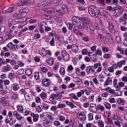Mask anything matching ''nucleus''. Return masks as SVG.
Wrapping results in <instances>:
<instances>
[{"instance_id":"f257e3e1","label":"nucleus","mask_w":127,"mask_h":127,"mask_svg":"<svg viewBox=\"0 0 127 127\" xmlns=\"http://www.w3.org/2000/svg\"><path fill=\"white\" fill-rule=\"evenodd\" d=\"M88 13L93 17H99L101 14L100 9H97L96 6L91 5L88 8Z\"/></svg>"},{"instance_id":"f03ea898","label":"nucleus","mask_w":127,"mask_h":127,"mask_svg":"<svg viewBox=\"0 0 127 127\" xmlns=\"http://www.w3.org/2000/svg\"><path fill=\"white\" fill-rule=\"evenodd\" d=\"M28 12H29V9L28 8L26 7L20 9L19 12V14L20 16H22V17L20 18L18 21H17V19H15V21L20 22V23H23V22L26 20V18H24V17L26 16V14H27Z\"/></svg>"},{"instance_id":"7ed1b4c3","label":"nucleus","mask_w":127,"mask_h":127,"mask_svg":"<svg viewBox=\"0 0 127 127\" xmlns=\"http://www.w3.org/2000/svg\"><path fill=\"white\" fill-rule=\"evenodd\" d=\"M85 70L87 73L88 75H93V74L94 76H96L97 74V72H96L95 69L91 68L90 66H87L86 67Z\"/></svg>"},{"instance_id":"20e7f679","label":"nucleus","mask_w":127,"mask_h":127,"mask_svg":"<svg viewBox=\"0 0 127 127\" xmlns=\"http://www.w3.org/2000/svg\"><path fill=\"white\" fill-rule=\"evenodd\" d=\"M6 46L8 48H9L10 50H13V51H15V50L18 49V45H14L12 43H9Z\"/></svg>"},{"instance_id":"39448f33","label":"nucleus","mask_w":127,"mask_h":127,"mask_svg":"<svg viewBox=\"0 0 127 127\" xmlns=\"http://www.w3.org/2000/svg\"><path fill=\"white\" fill-rule=\"evenodd\" d=\"M98 110L101 111V112H104V111H105V107L101 104H98L97 106V108H95L94 110H93V109H91V111L92 113H96Z\"/></svg>"},{"instance_id":"423d86ee","label":"nucleus","mask_w":127,"mask_h":127,"mask_svg":"<svg viewBox=\"0 0 127 127\" xmlns=\"http://www.w3.org/2000/svg\"><path fill=\"white\" fill-rule=\"evenodd\" d=\"M31 117H32L33 118V122L34 123H37V122H38L39 120V115L37 114H35L33 112H31L30 114Z\"/></svg>"},{"instance_id":"0eeeda50","label":"nucleus","mask_w":127,"mask_h":127,"mask_svg":"<svg viewBox=\"0 0 127 127\" xmlns=\"http://www.w3.org/2000/svg\"><path fill=\"white\" fill-rule=\"evenodd\" d=\"M81 70L80 68L76 67L75 68V73L76 75L78 76H82V77H85L86 76V72L85 71H81L80 72Z\"/></svg>"},{"instance_id":"6e6552de","label":"nucleus","mask_w":127,"mask_h":127,"mask_svg":"<svg viewBox=\"0 0 127 127\" xmlns=\"http://www.w3.org/2000/svg\"><path fill=\"white\" fill-rule=\"evenodd\" d=\"M62 56L65 61H68L69 59H70V56L67 52L65 51H62Z\"/></svg>"},{"instance_id":"1a4fd4ad","label":"nucleus","mask_w":127,"mask_h":127,"mask_svg":"<svg viewBox=\"0 0 127 127\" xmlns=\"http://www.w3.org/2000/svg\"><path fill=\"white\" fill-rule=\"evenodd\" d=\"M42 84L45 87H48V86H50V79L44 78L42 80Z\"/></svg>"},{"instance_id":"9d476101","label":"nucleus","mask_w":127,"mask_h":127,"mask_svg":"<svg viewBox=\"0 0 127 127\" xmlns=\"http://www.w3.org/2000/svg\"><path fill=\"white\" fill-rule=\"evenodd\" d=\"M0 103H1L3 107H8L9 106V102L6 99H0Z\"/></svg>"},{"instance_id":"9b49d317","label":"nucleus","mask_w":127,"mask_h":127,"mask_svg":"<svg viewBox=\"0 0 127 127\" xmlns=\"http://www.w3.org/2000/svg\"><path fill=\"white\" fill-rule=\"evenodd\" d=\"M109 31L111 33H115L116 32V30L115 29V25L112 23H109Z\"/></svg>"},{"instance_id":"f8f14e48","label":"nucleus","mask_w":127,"mask_h":127,"mask_svg":"<svg viewBox=\"0 0 127 127\" xmlns=\"http://www.w3.org/2000/svg\"><path fill=\"white\" fill-rule=\"evenodd\" d=\"M78 118L81 122H84V121H86V116L83 114H82V113H79Z\"/></svg>"},{"instance_id":"ddd939ff","label":"nucleus","mask_w":127,"mask_h":127,"mask_svg":"<svg viewBox=\"0 0 127 127\" xmlns=\"http://www.w3.org/2000/svg\"><path fill=\"white\" fill-rule=\"evenodd\" d=\"M29 2L27 0H22V1L18 2V5L19 6H22V5H26V4H28Z\"/></svg>"},{"instance_id":"4468645a","label":"nucleus","mask_w":127,"mask_h":127,"mask_svg":"<svg viewBox=\"0 0 127 127\" xmlns=\"http://www.w3.org/2000/svg\"><path fill=\"white\" fill-rule=\"evenodd\" d=\"M40 97L41 98V99H42V100H43V101L46 100V99H47V93L42 92L40 94Z\"/></svg>"},{"instance_id":"2eb2a0df","label":"nucleus","mask_w":127,"mask_h":127,"mask_svg":"<svg viewBox=\"0 0 127 127\" xmlns=\"http://www.w3.org/2000/svg\"><path fill=\"white\" fill-rule=\"evenodd\" d=\"M56 94H52L51 95V99H52V103L53 105H56V104H57V101H56Z\"/></svg>"},{"instance_id":"dca6fc26","label":"nucleus","mask_w":127,"mask_h":127,"mask_svg":"<svg viewBox=\"0 0 127 127\" xmlns=\"http://www.w3.org/2000/svg\"><path fill=\"white\" fill-rule=\"evenodd\" d=\"M14 10V6L10 7L7 10H4L3 11V13H9L10 12H12Z\"/></svg>"},{"instance_id":"f3484780","label":"nucleus","mask_w":127,"mask_h":127,"mask_svg":"<svg viewBox=\"0 0 127 127\" xmlns=\"http://www.w3.org/2000/svg\"><path fill=\"white\" fill-rule=\"evenodd\" d=\"M113 82V79L111 77H108L104 82L105 86H109V84H111Z\"/></svg>"},{"instance_id":"a211bd4d","label":"nucleus","mask_w":127,"mask_h":127,"mask_svg":"<svg viewBox=\"0 0 127 127\" xmlns=\"http://www.w3.org/2000/svg\"><path fill=\"white\" fill-rule=\"evenodd\" d=\"M12 89L13 91H18L19 90V85L18 83H14L12 85Z\"/></svg>"},{"instance_id":"6ab92c4d","label":"nucleus","mask_w":127,"mask_h":127,"mask_svg":"<svg viewBox=\"0 0 127 127\" xmlns=\"http://www.w3.org/2000/svg\"><path fill=\"white\" fill-rule=\"evenodd\" d=\"M71 50L73 52L76 53V52H78V50H79V48L76 45H71Z\"/></svg>"},{"instance_id":"aec40b11","label":"nucleus","mask_w":127,"mask_h":127,"mask_svg":"<svg viewBox=\"0 0 127 127\" xmlns=\"http://www.w3.org/2000/svg\"><path fill=\"white\" fill-rule=\"evenodd\" d=\"M17 110L21 114L23 113V111H24V108H23V106L21 105H17Z\"/></svg>"},{"instance_id":"412c9836","label":"nucleus","mask_w":127,"mask_h":127,"mask_svg":"<svg viewBox=\"0 0 127 127\" xmlns=\"http://www.w3.org/2000/svg\"><path fill=\"white\" fill-rule=\"evenodd\" d=\"M3 70H4V72H7L11 70V67H10V65L7 64L6 66H3Z\"/></svg>"},{"instance_id":"4be33fe9","label":"nucleus","mask_w":127,"mask_h":127,"mask_svg":"<svg viewBox=\"0 0 127 127\" xmlns=\"http://www.w3.org/2000/svg\"><path fill=\"white\" fill-rule=\"evenodd\" d=\"M69 97H70V98L71 99H73V100H75V101H78L79 100V98L77 97V96H76V94L74 93L69 94Z\"/></svg>"},{"instance_id":"5701e85b","label":"nucleus","mask_w":127,"mask_h":127,"mask_svg":"<svg viewBox=\"0 0 127 127\" xmlns=\"http://www.w3.org/2000/svg\"><path fill=\"white\" fill-rule=\"evenodd\" d=\"M12 32L13 31L12 30H10L9 32L7 33V34L5 36V37L6 38V40H8V39L11 38L12 36Z\"/></svg>"},{"instance_id":"b1692460","label":"nucleus","mask_w":127,"mask_h":127,"mask_svg":"<svg viewBox=\"0 0 127 127\" xmlns=\"http://www.w3.org/2000/svg\"><path fill=\"white\" fill-rule=\"evenodd\" d=\"M84 94H85V90H80V92H78L76 93V97L77 98H81L82 97V95H84Z\"/></svg>"},{"instance_id":"393cba45","label":"nucleus","mask_w":127,"mask_h":127,"mask_svg":"<svg viewBox=\"0 0 127 127\" xmlns=\"http://www.w3.org/2000/svg\"><path fill=\"white\" fill-rule=\"evenodd\" d=\"M51 125V121H50V120H49L48 119H46L44 123V127H50Z\"/></svg>"},{"instance_id":"a878e982","label":"nucleus","mask_w":127,"mask_h":127,"mask_svg":"<svg viewBox=\"0 0 127 127\" xmlns=\"http://www.w3.org/2000/svg\"><path fill=\"white\" fill-rule=\"evenodd\" d=\"M117 64L119 68H122L123 67V65H125V64H126V60H122L121 62H118Z\"/></svg>"},{"instance_id":"bb28decb","label":"nucleus","mask_w":127,"mask_h":127,"mask_svg":"<svg viewBox=\"0 0 127 127\" xmlns=\"http://www.w3.org/2000/svg\"><path fill=\"white\" fill-rule=\"evenodd\" d=\"M113 120L114 121H122V118H121V117L119 116L118 115H114Z\"/></svg>"},{"instance_id":"cd10ccee","label":"nucleus","mask_w":127,"mask_h":127,"mask_svg":"<svg viewBox=\"0 0 127 127\" xmlns=\"http://www.w3.org/2000/svg\"><path fill=\"white\" fill-rule=\"evenodd\" d=\"M46 53V50H45V49L42 48L41 50L39 51V54L42 56V57L45 56V54Z\"/></svg>"},{"instance_id":"c85d7f7f","label":"nucleus","mask_w":127,"mask_h":127,"mask_svg":"<svg viewBox=\"0 0 127 127\" xmlns=\"http://www.w3.org/2000/svg\"><path fill=\"white\" fill-rule=\"evenodd\" d=\"M72 21H73V22H75V23L80 22V17H78L77 16H73L72 18Z\"/></svg>"},{"instance_id":"c756f323","label":"nucleus","mask_w":127,"mask_h":127,"mask_svg":"<svg viewBox=\"0 0 127 127\" xmlns=\"http://www.w3.org/2000/svg\"><path fill=\"white\" fill-rule=\"evenodd\" d=\"M24 73V69L23 68L19 69L16 71L17 75H22Z\"/></svg>"},{"instance_id":"7c9ffc66","label":"nucleus","mask_w":127,"mask_h":127,"mask_svg":"<svg viewBox=\"0 0 127 127\" xmlns=\"http://www.w3.org/2000/svg\"><path fill=\"white\" fill-rule=\"evenodd\" d=\"M97 124L98 126V127H104L105 125L104 124V122L102 120H99L97 122Z\"/></svg>"},{"instance_id":"2f4dec72","label":"nucleus","mask_w":127,"mask_h":127,"mask_svg":"<svg viewBox=\"0 0 127 127\" xmlns=\"http://www.w3.org/2000/svg\"><path fill=\"white\" fill-rule=\"evenodd\" d=\"M44 11L46 12H47L48 13L46 14V15H49L51 12H52V8H45L44 9Z\"/></svg>"},{"instance_id":"473e14b6","label":"nucleus","mask_w":127,"mask_h":127,"mask_svg":"<svg viewBox=\"0 0 127 127\" xmlns=\"http://www.w3.org/2000/svg\"><path fill=\"white\" fill-rule=\"evenodd\" d=\"M98 37L99 39H100V40H101V41H102V42H105V37H104V36L103 35H102L101 34H98Z\"/></svg>"},{"instance_id":"72a5a7b5","label":"nucleus","mask_w":127,"mask_h":127,"mask_svg":"<svg viewBox=\"0 0 127 127\" xmlns=\"http://www.w3.org/2000/svg\"><path fill=\"white\" fill-rule=\"evenodd\" d=\"M47 63H48L49 65H53V64H54V60H53V59H48L47 60Z\"/></svg>"},{"instance_id":"f704fd0d","label":"nucleus","mask_w":127,"mask_h":127,"mask_svg":"<svg viewBox=\"0 0 127 127\" xmlns=\"http://www.w3.org/2000/svg\"><path fill=\"white\" fill-rule=\"evenodd\" d=\"M15 118L17 121H23L24 120V117L19 114Z\"/></svg>"},{"instance_id":"c9c22d12","label":"nucleus","mask_w":127,"mask_h":127,"mask_svg":"<svg viewBox=\"0 0 127 127\" xmlns=\"http://www.w3.org/2000/svg\"><path fill=\"white\" fill-rule=\"evenodd\" d=\"M104 106L107 110H111V108H112V106H111V104L105 102L104 103Z\"/></svg>"},{"instance_id":"e433bc0d","label":"nucleus","mask_w":127,"mask_h":127,"mask_svg":"<svg viewBox=\"0 0 127 127\" xmlns=\"http://www.w3.org/2000/svg\"><path fill=\"white\" fill-rule=\"evenodd\" d=\"M50 45L51 46H55V39H54V36H53L52 39L50 41Z\"/></svg>"},{"instance_id":"4c0bfd02","label":"nucleus","mask_w":127,"mask_h":127,"mask_svg":"<svg viewBox=\"0 0 127 127\" xmlns=\"http://www.w3.org/2000/svg\"><path fill=\"white\" fill-rule=\"evenodd\" d=\"M24 98H25L26 101H30V100H31V97H30V95H29V94H28V93L25 94Z\"/></svg>"},{"instance_id":"58836bf2","label":"nucleus","mask_w":127,"mask_h":127,"mask_svg":"<svg viewBox=\"0 0 127 127\" xmlns=\"http://www.w3.org/2000/svg\"><path fill=\"white\" fill-rule=\"evenodd\" d=\"M56 94V100H58V101H61L62 99V96H61V95H60V92H57Z\"/></svg>"},{"instance_id":"ea45409f","label":"nucleus","mask_w":127,"mask_h":127,"mask_svg":"<svg viewBox=\"0 0 127 127\" xmlns=\"http://www.w3.org/2000/svg\"><path fill=\"white\" fill-rule=\"evenodd\" d=\"M67 72H72L74 70V67L72 65H69L67 67Z\"/></svg>"},{"instance_id":"a19ab883","label":"nucleus","mask_w":127,"mask_h":127,"mask_svg":"<svg viewBox=\"0 0 127 127\" xmlns=\"http://www.w3.org/2000/svg\"><path fill=\"white\" fill-rule=\"evenodd\" d=\"M60 1L61 0H53V1H52V4H53V5L56 6V5H57V4H58V3L60 2Z\"/></svg>"},{"instance_id":"79ce46f5","label":"nucleus","mask_w":127,"mask_h":127,"mask_svg":"<svg viewBox=\"0 0 127 127\" xmlns=\"http://www.w3.org/2000/svg\"><path fill=\"white\" fill-rule=\"evenodd\" d=\"M65 73H66L65 68L64 67H61L60 69V73L61 75H65Z\"/></svg>"},{"instance_id":"37998d69","label":"nucleus","mask_w":127,"mask_h":127,"mask_svg":"<svg viewBox=\"0 0 127 127\" xmlns=\"http://www.w3.org/2000/svg\"><path fill=\"white\" fill-rule=\"evenodd\" d=\"M25 74L26 75H27V76H30L31 74H32V71L30 68L26 70L25 71Z\"/></svg>"},{"instance_id":"c03bdc74","label":"nucleus","mask_w":127,"mask_h":127,"mask_svg":"<svg viewBox=\"0 0 127 127\" xmlns=\"http://www.w3.org/2000/svg\"><path fill=\"white\" fill-rule=\"evenodd\" d=\"M119 20L121 23H123V24H125V25L127 24V21H126L127 20H126V19L123 18V17H121L119 19Z\"/></svg>"},{"instance_id":"a18cd8bd","label":"nucleus","mask_w":127,"mask_h":127,"mask_svg":"<svg viewBox=\"0 0 127 127\" xmlns=\"http://www.w3.org/2000/svg\"><path fill=\"white\" fill-rule=\"evenodd\" d=\"M5 60L4 59H1L0 58V67L2 66V65H5Z\"/></svg>"},{"instance_id":"49530a36","label":"nucleus","mask_w":127,"mask_h":127,"mask_svg":"<svg viewBox=\"0 0 127 127\" xmlns=\"http://www.w3.org/2000/svg\"><path fill=\"white\" fill-rule=\"evenodd\" d=\"M102 119V114H98L95 115V120L96 121H99V120H101Z\"/></svg>"},{"instance_id":"de8ad7c7","label":"nucleus","mask_w":127,"mask_h":127,"mask_svg":"<svg viewBox=\"0 0 127 127\" xmlns=\"http://www.w3.org/2000/svg\"><path fill=\"white\" fill-rule=\"evenodd\" d=\"M66 105H67V106H69V107H70V108H71L72 109L74 108L73 104L71 102H69V101H67L66 102Z\"/></svg>"},{"instance_id":"09e8293b","label":"nucleus","mask_w":127,"mask_h":127,"mask_svg":"<svg viewBox=\"0 0 127 127\" xmlns=\"http://www.w3.org/2000/svg\"><path fill=\"white\" fill-rule=\"evenodd\" d=\"M34 76L36 80H39V79H40V77L39 76V72H35Z\"/></svg>"},{"instance_id":"8fccbe9b","label":"nucleus","mask_w":127,"mask_h":127,"mask_svg":"<svg viewBox=\"0 0 127 127\" xmlns=\"http://www.w3.org/2000/svg\"><path fill=\"white\" fill-rule=\"evenodd\" d=\"M73 32L76 34H77L78 32H79V27L77 26H75L73 28Z\"/></svg>"},{"instance_id":"3c124183","label":"nucleus","mask_w":127,"mask_h":127,"mask_svg":"<svg viewBox=\"0 0 127 127\" xmlns=\"http://www.w3.org/2000/svg\"><path fill=\"white\" fill-rule=\"evenodd\" d=\"M89 121H93L94 120V115L92 113H89L88 115Z\"/></svg>"},{"instance_id":"603ef678","label":"nucleus","mask_w":127,"mask_h":127,"mask_svg":"<svg viewBox=\"0 0 127 127\" xmlns=\"http://www.w3.org/2000/svg\"><path fill=\"white\" fill-rule=\"evenodd\" d=\"M10 122L9 123V125H10V126H11V125H14V124L16 123V119L13 120V118H10Z\"/></svg>"},{"instance_id":"864d4df0","label":"nucleus","mask_w":127,"mask_h":127,"mask_svg":"<svg viewBox=\"0 0 127 127\" xmlns=\"http://www.w3.org/2000/svg\"><path fill=\"white\" fill-rule=\"evenodd\" d=\"M100 66H102V64H101V63H98L95 64H94L93 68H94V69H97Z\"/></svg>"},{"instance_id":"5fc2aeb1","label":"nucleus","mask_w":127,"mask_h":127,"mask_svg":"<svg viewBox=\"0 0 127 127\" xmlns=\"http://www.w3.org/2000/svg\"><path fill=\"white\" fill-rule=\"evenodd\" d=\"M80 20H81L82 22H84V23H85L86 24H88V23H89V21H88L87 19L85 18L80 17Z\"/></svg>"},{"instance_id":"6e6d98bb","label":"nucleus","mask_w":127,"mask_h":127,"mask_svg":"<svg viewBox=\"0 0 127 127\" xmlns=\"http://www.w3.org/2000/svg\"><path fill=\"white\" fill-rule=\"evenodd\" d=\"M41 38V35L39 33H36L34 36V39H39Z\"/></svg>"},{"instance_id":"4d7b16f0","label":"nucleus","mask_w":127,"mask_h":127,"mask_svg":"<svg viewBox=\"0 0 127 127\" xmlns=\"http://www.w3.org/2000/svg\"><path fill=\"white\" fill-rule=\"evenodd\" d=\"M47 117L48 118V119L47 120L50 121V122H51V121H53V120L54 119L53 118V116H52V115H51L50 114H47Z\"/></svg>"},{"instance_id":"13d9d810","label":"nucleus","mask_w":127,"mask_h":127,"mask_svg":"<svg viewBox=\"0 0 127 127\" xmlns=\"http://www.w3.org/2000/svg\"><path fill=\"white\" fill-rule=\"evenodd\" d=\"M36 111L38 113H41L42 112V108H41L40 106H37L36 107Z\"/></svg>"},{"instance_id":"bf43d9fd","label":"nucleus","mask_w":127,"mask_h":127,"mask_svg":"<svg viewBox=\"0 0 127 127\" xmlns=\"http://www.w3.org/2000/svg\"><path fill=\"white\" fill-rule=\"evenodd\" d=\"M117 103L120 104V105H125V101H124V100H123L121 98L118 99Z\"/></svg>"},{"instance_id":"052dcab7","label":"nucleus","mask_w":127,"mask_h":127,"mask_svg":"<svg viewBox=\"0 0 127 127\" xmlns=\"http://www.w3.org/2000/svg\"><path fill=\"white\" fill-rule=\"evenodd\" d=\"M31 113V111L28 109L25 110V112H24V116H27L28 115H29L30 113Z\"/></svg>"},{"instance_id":"680f3d73","label":"nucleus","mask_w":127,"mask_h":127,"mask_svg":"<svg viewBox=\"0 0 127 127\" xmlns=\"http://www.w3.org/2000/svg\"><path fill=\"white\" fill-rule=\"evenodd\" d=\"M43 109L45 111H47V110H48V109H49V105L48 104H43Z\"/></svg>"},{"instance_id":"e2e57ef3","label":"nucleus","mask_w":127,"mask_h":127,"mask_svg":"<svg viewBox=\"0 0 127 127\" xmlns=\"http://www.w3.org/2000/svg\"><path fill=\"white\" fill-rule=\"evenodd\" d=\"M65 107H66V105L64 104L59 103L58 105V108L59 109H63V108H65Z\"/></svg>"},{"instance_id":"0e129e2a","label":"nucleus","mask_w":127,"mask_h":127,"mask_svg":"<svg viewBox=\"0 0 127 127\" xmlns=\"http://www.w3.org/2000/svg\"><path fill=\"white\" fill-rule=\"evenodd\" d=\"M9 78H10V80H13V79H14V73L10 72L9 73Z\"/></svg>"},{"instance_id":"69168bd1","label":"nucleus","mask_w":127,"mask_h":127,"mask_svg":"<svg viewBox=\"0 0 127 127\" xmlns=\"http://www.w3.org/2000/svg\"><path fill=\"white\" fill-rule=\"evenodd\" d=\"M116 40L118 43H122V39L121 38V37H116Z\"/></svg>"},{"instance_id":"338daca9","label":"nucleus","mask_w":127,"mask_h":127,"mask_svg":"<svg viewBox=\"0 0 127 127\" xmlns=\"http://www.w3.org/2000/svg\"><path fill=\"white\" fill-rule=\"evenodd\" d=\"M50 110H51V111H52V112H56V111H57V106H53L51 108Z\"/></svg>"},{"instance_id":"774afa93","label":"nucleus","mask_w":127,"mask_h":127,"mask_svg":"<svg viewBox=\"0 0 127 127\" xmlns=\"http://www.w3.org/2000/svg\"><path fill=\"white\" fill-rule=\"evenodd\" d=\"M18 96H17V94H13L11 96V99L13 101H15V100H16V99H18Z\"/></svg>"}]
</instances>
